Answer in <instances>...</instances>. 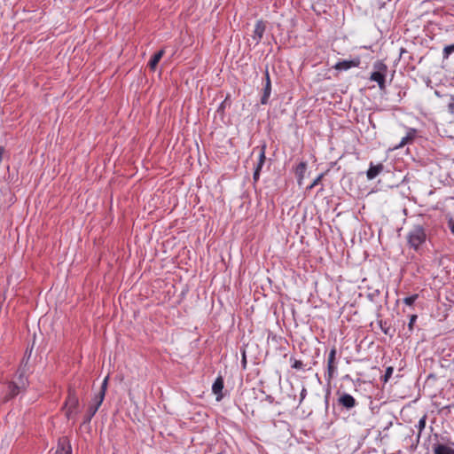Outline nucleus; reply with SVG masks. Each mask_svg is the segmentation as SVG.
<instances>
[{
    "label": "nucleus",
    "instance_id": "obj_1",
    "mask_svg": "<svg viewBox=\"0 0 454 454\" xmlns=\"http://www.w3.org/2000/svg\"><path fill=\"white\" fill-rule=\"evenodd\" d=\"M427 239V233L421 224H413L408 231L406 240L409 247L415 252H419Z\"/></svg>",
    "mask_w": 454,
    "mask_h": 454
},
{
    "label": "nucleus",
    "instance_id": "obj_2",
    "mask_svg": "<svg viewBox=\"0 0 454 454\" xmlns=\"http://www.w3.org/2000/svg\"><path fill=\"white\" fill-rule=\"evenodd\" d=\"M109 376H106L100 387V391L98 394L95 396V398L92 400V403L90 404L88 411L84 416L83 423H90L91 419L94 417V415L97 413L98 408L102 404L107 389V384H108Z\"/></svg>",
    "mask_w": 454,
    "mask_h": 454
},
{
    "label": "nucleus",
    "instance_id": "obj_3",
    "mask_svg": "<svg viewBox=\"0 0 454 454\" xmlns=\"http://www.w3.org/2000/svg\"><path fill=\"white\" fill-rule=\"evenodd\" d=\"M387 66L381 60H377L373 64V72H372L370 80L376 82L380 90H386V76Z\"/></svg>",
    "mask_w": 454,
    "mask_h": 454
},
{
    "label": "nucleus",
    "instance_id": "obj_4",
    "mask_svg": "<svg viewBox=\"0 0 454 454\" xmlns=\"http://www.w3.org/2000/svg\"><path fill=\"white\" fill-rule=\"evenodd\" d=\"M79 398L74 389L69 388L68 395L65 402L66 416L68 419H74L80 412Z\"/></svg>",
    "mask_w": 454,
    "mask_h": 454
},
{
    "label": "nucleus",
    "instance_id": "obj_5",
    "mask_svg": "<svg viewBox=\"0 0 454 454\" xmlns=\"http://www.w3.org/2000/svg\"><path fill=\"white\" fill-rule=\"evenodd\" d=\"M265 152H266V144H263L261 146L254 147L251 153V156H253L256 153L258 154L257 162L254 166V175H253V179H254V182H255V183L259 180L261 170L265 163V160H266Z\"/></svg>",
    "mask_w": 454,
    "mask_h": 454
},
{
    "label": "nucleus",
    "instance_id": "obj_6",
    "mask_svg": "<svg viewBox=\"0 0 454 454\" xmlns=\"http://www.w3.org/2000/svg\"><path fill=\"white\" fill-rule=\"evenodd\" d=\"M338 404L346 410H350L356 406L357 402L350 394L341 393L339 394Z\"/></svg>",
    "mask_w": 454,
    "mask_h": 454
},
{
    "label": "nucleus",
    "instance_id": "obj_7",
    "mask_svg": "<svg viewBox=\"0 0 454 454\" xmlns=\"http://www.w3.org/2000/svg\"><path fill=\"white\" fill-rule=\"evenodd\" d=\"M20 385H18L14 382L9 383L8 394L4 396V402H8L10 399L15 397L17 395H19L20 388L25 387L26 384L21 374L20 375Z\"/></svg>",
    "mask_w": 454,
    "mask_h": 454
},
{
    "label": "nucleus",
    "instance_id": "obj_8",
    "mask_svg": "<svg viewBox=\"0 0 454 454\" xmlns=\"http://www.w3.org/2000/svg\"><path fill=\"white\" fill-rule=\"evenodd\" d=\"M271 93V82L268 69L265 70V84L262 89V95L261 98V104L266 105Z\"/></svg>",
    "mask_w": 454,
    "mask_h": 454
},
{
    "label": "nucleus",
    "instance_id": "obj_9",
    "mask_svg": "<svg viewBox=\"0 0 454 454\" xmlns=\"http://www.w3.org/2000/svg\"><path fill=\"white\" fill-rule=\"evenodd\" d=\"M54 454H72L71 445L67 437L59 440Z\"/></svg>",
    "mask_w": 454,
    "mask_h": 454
},
{
    "label": "nucleus",
    "instance_id": "obj_10",
    "mask_svg": "<svg viewBox=\"0 0 454 454\" xmlns=\"http://www.w3.org/2000/svg\"><path fill=\"white\" fill-rule=\"evenodd\" d=\"M336 349L335 348L330 350L327 361L328 380H331L336 372L335 365Z\"/></svg>",
    "mask_w": 454,
    "mask_h": 454
},
{
    "label": "nucleus",
    "instance_id": "obj_11",
    "mask_svg": "<svg viewBox=\"0 0 454 454\" xmlns=\"http://www.w3.org/2000/svg\"><path fill=\"white\" fill-rule=\"evenodd\" d=\"M359 64H360V60L358 59H352V60H341V61L337 62L333 66V68L336 70H339V71H344V70H348L351 67H358Z\"/></svg>",
    "mask_w": 454,
    "mask_h": 454
},
{
    "label": "nucleus",
    "instance_id": "obj_12",
    "mask_svg": "<svg viewBox=\"0 0 454 454\" xmlns=\"http://www.w3.org/2000/svg\"><path fill=\"white\" fill-rule=\"evenodd\" d=\"M265 24L262 20H258L254 26L253 39L255 41V44H258L262 40L265 32Z\"/></svg>",
    "mask_w": 454,
    "mask_h": 454
},
{
    "label": "nucleus",
    "instance_id": "obj_13",
    "mask_svg": "<svg viewBox=\"0 0 454 454\" xmlns=\"http://www.w3.org/2000/svg\"><path fill=\"white\" fill-rule=\"evenodd\" d=\"M223 379L222 376H219L215 379V382L212 386V391L215 395H216V400L221 401L223 398Z\"/></svg>",
    "mask_w": 454,
    "mask_h": 454
},
{
    "label": "nucleus",
    "instance_id": "obj_14",
    "mask_svg": "<svg viewBox=\"0 0 454 454\" xmlns=\"http://www.w3.org/2000/svg\"><path fill=\"white\" fill-rule=\"evenodd\" d=\"M434 454H454V449L442 443L433 445Z\"/></svg>",
    "mask_w": 454,
    "mask_h": 454
},
{
    "label": "nucleus",
    "instance_id": "obj_15",
    "mask_svg": "<svg viewBox=\"0 0 454 454\" xmlns=\"http://www.w3.org/2000/svg\"><path fill=\"white\" fill-rule=\"evenodd\" d=\"M382 169H383L382 164H378V165L371 164L369 169L366 172L367 178L369 180L374 179L382 171Z\"/></svg>",
    "mask_w": 454,
    "mask_h": 454
},
{
    "label": "nucleus",
    "instance_id": "obj_16",
    "mask_svg": "<svg viewBox=\"0 0 454 454\" xmlns=\"http://www.w3.org/2000/svg\"><path fill=\"white\" fill-rule=\"evenodd\" d=\"M164 55V50H160L159 51H157L150 59L149 63H148V67L151 70H154L158 65V63L160 62V60L161 59V58L163 57Z\"/></svg>",
    "mask_w": 454,
    "mask_h": 454
},
{
    "label": "nucleus",
    "instance_id": "obj_17",
    "mask_svg": "<svg viewBox=\"0 0 454 454\" xmlns=\"http://www.w3.org/2000/svg\"><path fill=\"white\" fill-rule=\"evenodd\" d=\"M416 130L413 129H411L407 135L403 137L400 142V144L396 146V148H401L406 145L407 144L411 143L414 137H415Z\"/></svg>",
    "mask_w": 454,
    "mask_h": 454
},
{
    "label": "nucleus",
    "instance_id": "obj_18",
    "mask_svg": "<svg viewBox=\"0 0 454 454\" xmlns=\"http://www.w3.org/2000/svg\"><path fill=\"white\" fill-rule=\"evenodd\" d=\"M307 165L305 162H300L296 167V176L299 177V179H301L303 177V175L306 171Z\"/></svg>",
    "mask_w": 454,
    "mask_h": 454
},
{
    "label": "nucleus",
    "instance_id": "obj_19",
    "mask_svg": "<svg viewBox=\"0 0 454 454\" xmlns=\"http://www.w3.org/2000/svg\"><path fill=\"white\" fill-rule=\"evenodd\" d=\"M426 421H427V415L425 414L419 420V423L418 425H416V427L418 428V431H419V434H418V437L419 438L422 431L425 429L426 427Z\"/></svg>",
    "mask_w": 454,
    "mask_h": 454
},
{
    "label": "nucleus",
    "instance_id": "obj_20",
    "mask_svg": "<svg viewBox=\"0 0 454 454\" xmlns=\"http://www.w3.org/2000/svg\"><path fill=\"white\" fill-rule=\"evenodd\" d=\"M454 52V43L446 45L442 51L443 59H448L451 53Z\"/></svg>",
    "mask_w": 454,
    "mask_h": 454
},
{
    "label": "nucleus",
    "instance_id": "obj_21",
    "mask_svg": "<svg viewBox=\"0 0 454 454\" xmlns=\"http://www.w3.org/2000/svg\"><path fill=\"white\" fill-rule=\"evenodd\" d=\"M417 298H418V294H413V295H411V296L405 297V298L403 299V302H404L406 305L411 306V305H412V304L415 302V301L417 300Z\"/></svg>",
    "mask_w": 454,
    "mask_h": 454
},
{
    "label": "nucleus",
    "instance_id": "obj_22",
    "mask_svg": "<svg viewBox=\"0 0 454 454\" xmlns=\"http://www.w3.org/2000/svg\"><path fill=\"white\" fill-rule=\"evenodd\" d=\"M393 372H394V369H393V367H391V366H390V367H387V368L386 369L385 374H384V376H383V381H384V382H387V380H388L390 379V377L392 376Z\"/></svg>",
    "mask_w": 454,
    "mask_h": 454
},
{
    "label": "nucleus",
    "instance_id": "obj_23",
    "mask_svg": "<svg viewBox=\"0 0 454 454\" xmlns=\"http://www.w3.org/2000/svg\"><path fill=\"white\" fill-rule=\"evenodd\" d=\"M448 111L454 114V96H450V100H449V103H448Z\"/></svg>",
    "mask_w": 454,
    "mask_h": 454
},
{
    "label": "nucleus",
    "instance_id": "obj_24",
    "mask_svg": "<svg viewBox=\"0 0 454 454\" xmlns=\"http://www.w3.org/2000/svg\"><path fill=\"white\" fill-rule=\"evenodd\" d=\"M304 366L303 363L301 360H294V363L292 364V367L297 370L302 369Z\"/></svg>",
    "mask_w": 454,
    "mask_h": 454
},
{
    "label": "nucleus",
    "instance_id": "obj_25",
    "mask_svg": "<svg viewBox=\"0 0 454 454\" xmlns=\"http://www.w3.org/2000/svg\"><path fill=\"white\" fill-rule=\"evenodd\" d=\"M416 319H417V316H416V315H412V316L411 317V318H410V322H409V324H408V327H409V329H410V330H412V328H413V325H414V323H415Z\"/></svg>",
    "mask_w": 454,
    "mask_h": 454
},
{
    "label": "nucleus",
    "instance_id": "obj_26",
    "mask_svg": "<svg viewBox=\"0 0 454 454\" xmlns=\"http://www.w3.org/2000/svg\"><path fill=\"white\" fill-rule=\"evenodd\" d=\"M322 178V175L318 176L313 182L312 184L309 185V189L313 188L314 186L317 185V184L320 182Z\"/></svg>",
    "mask_w": 454,
    "mask_h": 454
},
{
    "label": "nucleus",
    "instance_id": "obj_27",
    "mask_svg": "<svg viewBox=\"0 0 454 454\" xmlns=\"http://www.w3.org/2000/svg\"><path fill=\"white\" fill-rule=\"evenodd\" d=\"M306 395H307V390H306V388H305V387H303V388L301 389V395H301L300 403H301V402H302V400L305 398Z\"/></svg>",
    "mask_w": 454,
    "mask_h": 454
},
{
    "label": "nucleus",
    "instance_id": "obj_28",
    "mask_svg": "<svg viewBox=\"0 0 454 454\" xmlns=\"http://www.w3.org/2000/svg\"><path fill=\"white\" fill-rule=\"evenodd\" d=\"M449 228L450 231L454 234V220L451 219L449 221Z\"/></svg>",
    "mask_w": 454,
    "mask_h": 454
},
{
    "label": "nucleus",
    "instance_id": "obj_29",
    "mask_svg": "<svg viewBox=\"0 0 454 454\" xmlns=\"http://www.w3.org/2000/svg\"><path fill=\"white\" fill-rule=\"evenodd\" d=\"M266 400H267L269 403H273L274 398H273V396H271V395H268L266 396Z\"/></svg>",
    "mask_w": 454,
    "mask_h": 454
}]
</instances>
